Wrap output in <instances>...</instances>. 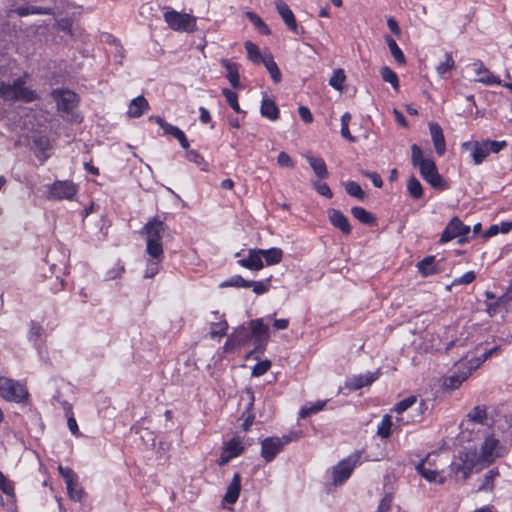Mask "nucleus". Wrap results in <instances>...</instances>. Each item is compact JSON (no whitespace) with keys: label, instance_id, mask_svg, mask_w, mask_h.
Returning <instances> with one entry per match:
<instances>
[{"label":"nucleus","instance_id":"nucleus-45","mask_svg":"<svg viewBox=\"0 0 512 512\" xmlns=\"http://www.w3.org/2000/svg\"><path fill=\"white\" fill-rule=\"evenodd\" d=\"M219 286L221 288H226V287L249 288V280L244 279L240 275H233L229 279L221 282Z\"/></svg>","mask_w":512,"mask_h":512},{"label":"nucleus","instance_id":"nucleus-38","mask_svg":"<svg viewBox=\"0 0 512 512\" xmlns=\"http://www.w3.org/2000/svg\"><path fill=\"white\" fill-rule=\"evenodd\" d=\"M262 63L268 70L272 80L275 83L280 82L281 81V72H280L276 62L274 61L273 57L271 55L264 56V58L262 59Z\"/></svg>","mask_w":512,"mask_h":512},{"label":"nucleus","instance_id":"nucleus-41","mask_svg":"<svg viewBox=\"0 0 512 512\" xmlns=\"http://www.w3.org/2000/svg\"><path fill=\"white\" fill-rule=\"evenodd\" d=\"M383 81L390 83L395 91H399V79L397 74L389 67L384 66L380 70Z\"/></svg>","mask_w":512,"mask_h":512},{"label":"nucleus","instance_id":"nucleus-13","mask_svg":"<svg viewBox=\"0 0 512 512\" xmlns=\"http://www.w3.org/2000/svg\"><path fill=\"white\" fill-rule=\"evenodd\" d=\"M251 339L254 341L255 351L262 352L269 340V326L263 318L251 320L249 323Z\"/></svg>","mask_w":512,"mask_h":512},{"label":"nucleus","instance_id":"nucleus-60","mask_svg":"<svg viewBox=\"0 0 512 512\" xmlns=\"http://www.w3.org/2000/svg\"><path fill=\"white\" fill-rule=\"evenodd\" d=\"M393 502V496L391 493H386L381 499L377 510L375 512H390Z\"/></svg>","mask_w":512,"mask_h":512},{"label":"nucleus","instance_id":"nucleus-20","mask_svg":"<svg viewBox=\"0 0 512 512\" xmlns=\"http://www.w3.org/2000/svg\"><path fill=\"white\" fill-rule=\"evenodd\" d=\"M251 339L250 329L245 326H239L235 331L227 338L224 349H234L236 347L245 345Z\"/></svg>","mask_w":512,"mask_h":512},{"label":"nucleus","instance_id":"nucleus-16","mask_svg":"<svg viewBox=\"0 0 512 512\" xmlns=\"http://www.w3.org/2000/svg\"><path fill=\"white\" fill-rule=\"evenodd\" d=\"M261 249L251 248L248 250L246 256L242 257V252L235 253V257L239 258L237 263L248 270L259 271L264 267L263 260L261 259Z\"/></svg>","mask_w":512,"mask_h":512},{"label":"nucleus","instance_id":"nucleus-48","mask_svg":"<svg viewBox=\"0 0 512 512\" xmlns=\"http://www.w3.org/2000/svg\"><path fill=\"white\" fill-rule=\"evenodd\" d=\"M222 94L225 97V99H226L227 103L229 104V106L236 113H245L244 111L241 110V108L239 106L237 93H235L234 91H232V90H230L228 88H223L222 89Z\"/></svg>","mask_w":512,"mask_h":512},{"label":"nucleus","instance_id":"nucleus-53","mask_svg":"<svg viewBox=\"0 0 512 512\" xmlns=\"http://www.w3.org/2000/svg\"><path fill=\"white\" fill-rule=\"evenodd\" d=\"M245 49H246L248 58L252 62H254V63L262 62V59L264 57L262 56V54H261L259 48L257 47V45H255L254 43H252L250 41H247L245 43Z\"/></svg>","mask_w":512,"mask_h":512},{"label":"nucleus","instance_id":"nucleus-42","mask_svg":"<svg viewBox=\"0 0 512 512\" xmlns=\"http://www.w3.org/2000/svg\"><path fill=\"white\" fill-rule=\"evenodd\" d=\"M467 418L477 424H484L487 419V411L485 406H475L468 414Z\"/></svg>","mask_w":512,"mask_h":512},{"label":"nucleus","instance_id":"nucleus-59","mask_svg":"<svg viewBox=\"0 0 512 512\" xmlns=\"http://www.w3.org/2000/svg\"><path fill=\"white\" fill-rule=\"evenodd\" d=\"M271 367V362L269 360H263L256 363L252 369V376L259 377L264 375Z\"/></svg>","mask_w":512,"mask_h":512},{"label":"nucleus","instance_id":"nucleus-28","mask_svg":"<svg viewBox=\"0 0 512 512\" xmlns=\"http://www.w3.org/2000/svg\"><path fill=\"white\" fill-rule=\"evenodd\" d=\"M15 12L20 17H25L28 15H53L54 8L26 5L16 8Z\"/></svg>","mask_w":512,"mask_h":512},{"label":"nucleus","instance_id":"nucleus-8","mask_svg":"<svg viewBox=\"0 0 512 512\" xmlns=\"http://www.w3.org/2000/svg\"><path fill=\"white\" fill-rule=\"evenodd\" d=\"M164 21L174 31L194 32L196 30V17L180 13L176 10H168L164 13Z\"/></svg>","mask_w":512,"mask_h":512},{"label":"nucleus","instance_id":"nucleus-34","mask_svg":"<svg viewBox=\"0 0 512 512\" xmlns=\"http://www.w3.org/2000/svg\"><path fill=\"white\" fill-rule=\"evenodd\" d=\"M351 213L362 224L373 226L377 222L376 217L363 207H352Z\"/></svg>","mask_w":512,"mask_h":512},{"label":"nucleus","instance_id":"nucleus-4","mask_svg":"<svg viewBox=\"0 0 512 512\" xmlns=\"http://www.w3.org/2000/svg\"><path fill=\"white\" fill-rule=\"evenodd\" d=\"M164 232V222L156 217L149 219L142 228V234L146 236V253L149 256L164 254L161 242Z\"/></svg>","mask_w":512,"mask_h":512},{"label":"nucleus","instance_id":"nucleus-64","mask_svg":"<svg viewBox=\"0 0 512 512\" xmlns=\"http://www.w3.org/2000/svg\"><path fill=\"white\" fill-rule=\"evenodd\" d=\"M314 188L316 189V191L326 197V198H332L333 196V193L330 189V187L326 184V183H321V182H314Z\"/></svg>","mask_w":512,"mask_h":512},{"label":"nucleus","instance_id":"nucleus-47","mask_svg":"<svg viewBox=\"0 0 512 512\" xmlns=\"http://www.w3.org/2000/svg\"><path fill=\"white\" fill-rule=\"evenodd\" d=\"M392 419L389 415H384L377 427V434L382 438H388L391 435Z\"/></svg>","mask_w":512,"mask_h":512},{"label":"nucleus","instance_id":"nucleus-39","mask_svg":"<svg viewBox=\"0 0 512 512\" xmlns=\"http://www.w3.org/2000/svg\"><path fill=\"white\" fill-rule=\"evenodd\" d=\"M223 450H225L228 454H231V456L235 458L243 452L244 447L242 445V441L240 440V438L233 437L226 443Z\"/></svg>","mask_w":512,"mask_h":512},{"label":"nucleus","instance_id":"nucleus-12","mask_svg":"<svg viewBox=\"0 0 512 512\" xmlns=\"http://www.w3.org/2000/svg\"><path fill=\"white\" fill-rule=\"evenodd\" d=\"M507 450L501 446L498 439L493 435L487 436L480 447L479 458L487 464L492 463L496 458L505 455Z\"/></svg>","mask_w":512,"mask_h":512},{"label":"nucleus","instance_id":"nucleus-9","mask_svg":"<svg viewBox=\"0 0 512 512\" xmlns=\"http://www.w3.org/2000/svg\"><path fill=\"white\" fill-rule=\"evenodd\" d=\"M475 458V453L464 451L459 452L450 464L451 472L457 477V479L465 481L470 476L475 466Z\"/></svg>","mask_w":512,"mask_h":512},{"label":"nucleus","instance_id":"nucleus-21","mask_svg":"<svg viewBox=\"0 0 512 512\" xmlns=\"http://www.w3.org/2000/svg\"><path fill=\"white\" fill-rule=\"evenodd\" d=\"M474 72L477 75L476 81L485 85H500L501 80L498 76L494 75L489 69L483 64L482 61L477 60L472 64Z\"/></svg>","mask_w":512,"mask_h":512},{"label":"nucleus","instance_id":"nucleus-54","mask_svg":"<svg viewBox=\"0 0 512 512\" xmlns=\"http://www.w3.org/2000/svg\"><path fill=\"white\" fill-rule=\"evenodd\" d=\"M58 471L59 474L62 476L66 484V487L71 489V486H74V481L77 480L75 472L72 469L63 466H59Z\"/></svg>","mask_w":512,"mask_h":512},{"label":"nucleus","instance_id":"nucleus-6","mask_svg":"<svg viewBox=\"0 0 512 512\" xmlns=\"http://www.w3.org/2000/svg\"><path fill=\"white\" fill-rule=\"evenodd\" d=\"M26 386L20 381L0 376V397L9 402L23 403L28 399Z\"/></svg>","mask_w":512,"mask_h":512},{"label":"nucleus","instance_id":"nucleus-49","mask_svg":"<svg viewBox=\"0 0 512 512\" xmlns=\"http://www.w3.org/2000/svg\"><path fill=\"white\" fill-rule=\"evenodd\" d=\"M351 120V114L349 112H345L341 116V130L340 133L343 138L347 139L350 142H355L356 138L349 131V123Z\"/></svg>","mask_w":512,"mask_h":512},{"label":"nucleus","instance_id":"nucleus-55","mask_svg":"<svg viewBox=\"0 0 512 512\" xmlns=\"http://www.w3.org/2000/svg\"><path fill=\"white\" fill-rule=\"evenodd\" d=\"M498 475H499V472L497 469L489 470L485 474L483 483L479 486V490L491 491L493 489V482Z\"/></svg>","mask_w":512,"mask_h":512},{"label":"nucleus","instance_id":"nucleus-25","mask_svg":"<svg viewBox=\"0 0 512 512\" xmlns=\"http://www.w3.org/2000/svg\"><path fill=\"white\" fill-rule=\"evenodd\" d=\"M429 131L436 153L441 156L446 150V143L441 126L438 123H430Z\"/></svg>","mask_w":512,"mask_h":512},{"label":"nucleus","instance_id":"nucleus-10","mask_svg":"<svg viewBox=\"0 0 512 512\" xmlns=\"http://www.w3.org/2000/svg\"><path fill=\"white\" fill-rule=\"evenodd\" d=\"M77 186L69 180H56L48 186L47 198L49 200H73L77 194Z\"/></svg>","mask_w":512,"mask_h":512},{"label":"nucleus","instance_id":"nucleus-7","mask_svg":"<svg viewBox=\"0 0 512 512\" xmlns=\"http://www.w3.org/2000/svg\"><path fill=\"white\" fill-rule=\"evenodd\" d=\"M360 458L361 452L357 451L335 465L332 468L333 485L339 486L346 482L350 478L353 470L361 463Z\"/></svg>","mask_w":512,"mask_h":512},{"label":"nucleus","instance_id":"nucleus-2","mask_svg":"<svg viewBox=\"0 0 512 512\" xmlns=\"http://www.w3.org/2000/svg\"><path fill=\"white\" fill-rule=\"evenodd\" d=\"M37 98L36 91L26 85V75L12 81L6 80L5 75L0 78V99L3 101L30 103Z\"/></svg>","mask_w":512,"mask_h":512},{"label":"nucleus","instance_id":"nucleus-14","mask_svg":"<svg viewBox=\"0 0 512 512\" xmlns=\"http://www.w3.org/2000/svg\"><path fill=\"white\" fill-rule=\"evenodd\" d=\"M53 100L56 102L57 109L64 113H69L78 104V96L69 89L57 88L51 92Z\"/></svg>","mask_w":512,"mask_h":512},{"label":"nucleus","instance_id":"nucleus-24","mask_svg":"<svg viewBox=\"0 0 512 512\" xmlns=\"http://www.w3.org/2000/svg\"><path fill=\"white\" fill-rule=\"evenodd\" d=\"M241 491V475L239 472H236L233 475L231 482L229 483L225 495L224 502L228 504H235L239 498Z\"/></svg>","mask_w":512,"mask_h":512},{"label":"nucleus","instance_id":"nucleus-3","mask_svg":"<svg viewBox=\"0 0 512 512\" xmlns=\"http://www.w3.org/2000/svg\"><path fill=\"white\" fill-rule=\"evenodd\" d=\"M507 144L506 140L466 141L461 144V149L470 152L474 165H480L490 154L499 153Z\"/></svg>","mask_w":512,"mask_h":512},{"label":"nucleus","instance_id":"nucleus-5","mask_svg":"<svg viewBox=\"0 0 512 512\" xmlns=\"http://www.w3.org/2000/svg\"><path fill=\"white\" fill-rule=\"evenodd\" d=\"M417 403L416 396H409L401 401H399L393 408V411L397 414L396 422L399 427L418 423L423 419V413L427 409V406L424 401H421L417 408H415L416 414L410 415L406 414V412L412 408Z\"/></svg>","mask_w":512,"mask_h":512},{"label":"nucleus","instance_id":"nucleus-19","mask_svg":"<svg viewBox=\"0 0 512 512\" xmlns=\"http://www.w3.org/2000/svg\"><path fill=\"white\" fill-rule=\"evenodd\" d=\"M275 7L285 23L286 27L293 33L299 34V25L293 11L283 0H275Z\"/></svg>","mask_w":512,"mask_h":512},{"label":"nucleus","instance_id":"nucleus-46","mask_svg":"<svg viewBox=\"0 0 512 512\" xmlns=\"http://www.w3.org/2000/svg\"><path fill=\"white\" fill-rule=\"evenodd\" d=\"M454 66H455V61H454V59L452 57V54L447 52L445 54V60L443 62H440L436 66V72L441 77H444L445 74H447L448 72H450L454 68Z\"/></svg>","mask_w":512,"mask_h":512},{"label":"nucleus","instance_id":"nucleus-15","mask_svg":"<svg viewBox=\"0 0 512 512\" xmlns=\"http://www.w3.org/2000/svg\"><path fill=\"white\" fill-rule=\"evenodd\" d=\"M469 232V226L465 225L458 217H453L443 230L440 242L447 243L457 237L464 236Z\"/></svg>","mask_w":512,"mask_h":512},{"label":"nucleus","instance_id":"nucleus-57","mask_svg":"<svg viewBox=\"0 0 512 512\" xmlns=\"http://www.w3.org/2000/svg\"><path fill=\"white\" fill-rule=\"evenodd\" d=\"M186 159L190 162L195 163L203 171L207 169V162L204 160L202 155H200L196 150H188L186 152Z\"/></svg>","mask_w":512,"mask_h":512},{"label":"nucleus","instance_id":"nucleus-37","mask_svg":"<svg viewBox=\"0 0 512 512\" xmlns=\"http://www.w3.org/2000/svg\"><path fill=\"white\" fill-rule=\"evenodd\" d=\"M42 334V326L39 323L32 321L30 324L28 340L32 342L36 348H40L42 346Z\"/></svg>","mask_w":512,"mask_h":512},{"label":"nucleus","instance_id":"nucleus-23","mask_svg":"<svg viewBox=\"0 0 512 512\" xmlns=\"http://www.w3.org/2000/svg\"><path fill=\"white\" fill-rule=\"evenodd\" d=\"M328 218L332 226L339 229L342 234L349 235L352 232L349 219L340 210L330 209L328 211Z\"/></svg>","mask_w":512,"mask_h":512},{"label":"nucleus","instance_id":"nucleus-22","mask_svg":"<svg viewBox=\"0 0 512 512\" xmlns=\"http://www.w3.org/2000/svg\"><path fill=\"white\" fill-rule=\"evenodd\" d=\"M415 468L417 473L428 482H437L439 484H443L445 481V478L439 476L437 470L431 467V463L428 461V457L422 459Z\"/></svg>","mask_w":512,"mask_h":512},{"label":"nucleus","instance_id":"nucleus-32","mask_svg":"<svg viewBox=\"0 0 512 512\" xmlns=\"http://www.w3.org/2000/svg\"><path fill=\"white\" fill-rule=\"evenodd\" d=\"M418 272L428 277L437 273L438 269L435 265V256H426L420 262L417 263Z\"/></svg>","mask_w":512,"mask_h":512},{"label":"nucleus","instance_id":"nucleus-51","mask_svg":"<svg viewBox=\"0 0 512 512\" xmlns=\"http://www.w3.org/2000/svg\"><path fill=\"white\" fill-rule=\"evenodd\" d=\"M271 286L270 278L261 281H250L249 280V288L253 289V292L257 295H263L267 293Z\"/></svg>","mask_w":512,"mask_h":512},{"label":"nucleus","instance_id":"nucleus-17","mask_svg":"<svg viewBox=\"0 0 512 512\" xmlns=\"http://www.w3.org/2000/svg\"><path fill=\"white\" fill-rule=\"evenodd\" d=\"M381 375L380 369L374 372H368L366 374L353 375L346 379L345 387L350 390H359L363 387L371 385Z\"/></svg>","mask_w":512,"mask_h":512},{"label":"nucleus","instance_id":"nucleus-52","mask_svg":"<svg viewBox=\"0 0 512 512\" xmlns=\"http://www.w3.org/2000/svg\"><path fill=\"white\" fill-rule=\"evenodd\" d=\"M346 76L342 69H336L333 71L331 78L329 79V85L334 89L341 91L345 82Z\"/></svg>","mask_w":512,"mask_h":512},{"label":"nucleus","instance_id":"nucleus-50","mask_svg":"<svg viewBox=\"0 0 512 512\" xmlns=\"http://www.w3.org/2000/svg\"><path fill=\"white\" fill-rule=\"evenodd\" d=\"M150 119L154 120L163 129L165 134L172 135L174 138L176 137L177 133L180 132V130H181L177 126H174V125L166 122L160 116H152V117H150Z\"/></svg>","mask_w":512,"mask_h":512},{"label":"nucleus","instance_id":"nucleus-56","mask_svg":"<svg viewBox=\"0 0 512 512\" xmlns=\"http://www.w3.org/2000/svg\"><path fill=\"white\" fill-rule=\"evenodd\" d=\"M346 192L359 200H363L365 193L361 186L355 181H348L345 185Z\"/></svg>","mask_w":512,"mask_h":512},{"label":"nucleus","instance_id":"nucleus-43","mask_svg":"<svg viewBox=\"0 0 512 512\" xmlns=\"http://www.w3.org/2000/svg\"><path fill=\"white\" fill-rule=\"evenodd\" d=\"M327 403V400H319L315 403H311L309 405L304 406L300 410V416L302 418H307L313 414H316L324 409L325 405Z\"/></svg>","mask_w":512,"mask_h":512},{"label":"nucleus","instance_id":"nucleus-40","mask_svg":"<svg viewBox=\"0 0 512 512\" xmlns=\"http://www.w3.org/2000/svg\"><path fill=\"white\" fill-rule=\"evenodd\" d=\"M407 191L413 199H420L423 196V187L414 176H411L407 182Z\"/></svg>","mask_w":512,"mask_h":512},{"label":"nucleus","instance_id":"nucleus-27","mask_svg":"<svg viewBox=\"0 0 512 512\" xmlns=\"http://www.w3.org/2000/svg\"><path fill=\"white\" fill-rule=\"evenodd\" d=\"M150 108L148 101L144 96H137L134 98L128 107L127 114L129 117L138 118L142 116Z\"/></svg>","mask_w":512,"mask_h":512},{"label":"nucleus","instance_id":"nucleus-35","mask_svg":"<svg viewBox=\"0 0 512 512\" xmlns=\"http://www.w3.org/2000/svg\"><path fill=\"white\" fill-rule=\"evenodd\" d=\"M261 259H265L266 265H276L283 258V251L280 248L272 247L269 249H261Z\"/></svg>","mask_w":512,"mask_h":512},{"label":"nucleus","instance_id":"nucleus-44","mask_svg":"<svg viewBox=\"0 0 512 512\" xmlns=\"http://www.w3.org/2000/svg\"><path fill=\"white\" fill-rule=\"evenodd\" d=\"M247 18L249 21L259 30V32L263 35H269L271 33L270 28L264 23L259 15L254 12H247Z\"/></svg>","mask_w":512,"mask_h":512},{"label":"nucleus","instance_id":"nucleus-33","mask_svg":"<svg viewBox=\"0 0 512 512\" xmlns=\"http://www.w3.org/2000/svg\"><path fill=\"white\" fill-rule=\"evenodd\" d=\"M163 261V254H159L157 256H149L146 268L144 271V278L150 279L157 275L160 271V266Z\"/></svg>","mask_w":512,"mask_h":512},{"label":"nucleus","instance_id":"nucleus-29","mask_svg":"<svg viewBox=\"0 0 512 512\" xmlns=\"http://www.w3.org/2000/svg\"><path fill=\"white\" fill-rule=\"evenodd\" d=\"M305 158L319 179H326L329 176L326 163L321 157L306 155Z\"/></svg>","mask_w":512,"mask_h":512},{"label":"nucleus","instance_id":"nucleus-63","mask_svg":"<svg viewBox=\"0 0 512 512\" xmlns=\"http://www.w3.org/2000/svg\"><path fill=\"white\" fill-rule=\"evenodd\" d=\"M51 402L53 405L59 404L64 409L66 415L71 414L72 405L68 401L62 400L59 393L52 397Z\"/></svg>","mask_w":512,"mask_h":512},{"label":"nucleus","instance_id":"nucleus-31","mask_svg":"<svg viewBox=\"0 0 512 512\" xmlns=\"http://www.w3.org/2000/svg\"><path fill=\"white\" fill-rule=\"evenodd\" d=\"M213 314L215 315L216 319H218V321L211 323L209 332L210 336L211 338L223 337L227 333L228 323L223 318V315H220L218 311H214Z\"/></svg>","mask_w":512,"mask_h":512},{"label":"nucleus","instance_id":"nucleus-62","mask_svg":"<svg viewBox=\"0 0 512 512\" xmlns=\"http://www.w3.org/2000/svg\"><path fill=\"white\" fill-rule=\"evenodd\" d=\"M277 163L281 167L285 168H293L294 167V161L292 158L286 153V152H280L277 157Z\"/></svg>","mask_w":512,"mask_h":512},{"label":"nucleus","instance_id":"nucleus-30","mask_svg":"<svg viewBox=\"0 0 512 512\" xmlns=\"http://www.w3.org/2000/svg\"><path fill=\"white\" fill-rule=\"evenodd\" d=\"M260 113L264 118L270 121H276L279 118V109L275 102L268 98H263L260 107Z\"/></svg>","mask_w":512,"mask_h":512},{"label":"nucleus","instance_id":"nucleus-18","mask_svg":"<svg viewBox=\"0 0 512 512\" xmlns=\"http://www.w3.org/2000/svg\"><path fill=\"white\" fill-rule=\"evenodd\" d=\"M479 366L469 365V366H459L458 369L446 378L444 385L449 389H457L464 381H466L472 374V372Z\"/></svg>","mask_w":512,"mask_h":512},{"label":"nucleus","instance_id":"nucleus-61","mask_svg":"<svg viewBox=\"0 0 512 512\" xmlns=\"http://www.w3.org/2000/svg\"><path fill=\"white\" fill-rule=\"evenodd\" d=\"M475 277L476 275L474 271H468L464 273L462 276L455 278L452 282V285L458 286L470 284L472 281H474Z\"/></svg>","mask_w":512,"mask_h":512},{"label":"nucleus","instance_id":"nucleus-26","mask_svg":"<svg viewBox=\"0 0 512 512\" xmlns=\"http://www.w3.org/2000/svg\"><path fill=\"white\" fill-rule=\"evenodd\" d=\"M221 65L227 71L226 77L231 84V86L235 89L240 88V75H239V65L235 62H232L228 59H222Z\"/></svg>","mask_w":512,"mask_h":512},{"label":"nucleus","instance_id":"nucleus-11","mask_svg":"<svg viewBox=\"0 0 512 512\" xmlns=\"http://www.w3.org/2000/svg\"><path fill=\"white\" fill-rule=\"evenodd\" d=\"M292 441V437L284 435L282 437H267L261 442V456L265 462L269 463L282 451L285 445Z\"/></svg>","mask_w":512,"mask_h":512},{"label":"nucleus","instance_id":"nucleus-58","mask_svg":"<svg viewBox=\"0 0 512 512\" xmlns=\"http://www.w3.org/2000/svg\"><path fill=\"white\" fill-rule=\"evenodd\" d=\"M0 490L7 496L14 498V486L13 483L7 479V477L0 471Z\"/></svg>","mask_w":512,"mask_h":512},{"label":"nucleus","instance_id":"nucleus-36","mask_svg":"<svg viewBox=\"0 0 512 512\" xmlns=\"http://www.w3.org/2000/svg\"><path fill=\"white\" fill-rule=\"evenodd\" d=\"M384 39H385V42H386L394 60L399 64H405V62H406L405 55H404L403 51L401 50V48L396 43V41L389 35H385Z\"/></svg>","mask_w":512,"mask_h":512},{"label":"nucleus","instance_id":"nucleus-1","mask_svg":"<svg viewBox=\"0 0 512 512\" xmlns=\"http://www.w3.org/2000/svg\"><path fill=\"white\" fill-rule=\"evenodd\" d=\"M411 161L414 167L419 169L422 178L433 188L446 190L448 183L439 174L436 164L431 157H425L422 149L417 145L411 146Z\"/></svg>","mask_w":512,"mask_h":512}]
</instances>
